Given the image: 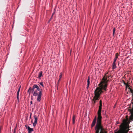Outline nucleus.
Segmentation results:
<instances>
[{"mask_svg": "<svg viewBox=\"0 0 133 133\" xmlns=\"http://www.w3.org/2000/svg\"><path fill=\"white\" fill-rule=\"evenodd\" d=\"M21 88V86H20L18 88V90L17 92V99L18 101H19V95L20 90V89Z\"/></svg>", "mask_w": 133, "mask_h": 133, "instance_id": "6e6552de", "label": "nucleus"}, {"mask_svg": "<svg viewBox=\"0 0 133 133\" xmlns=\"http://www.w3.org/2000/svg\"><path fill=\"white\" fill-rule=\"evenodd\" d=\"M34 89H36V90H37H37H40L39 87L36 85L33 86L32 88L31 89V90H34Z\"/></svg>", "mask_w": 133, "mask_h": 133, "instance_id": "423d86ee", "label": "nucleus"}, {"mask_svg": "<svg viewBox=\"0 0 133 133\" xmlns=\"http://www.w3.org/2000/svg\"><path fill=\"white\" fill-rule=\"evenodd\" d=\"M96 117H95L94 119L93 122L92 123V125H95V124L96 122Z\"/></svg>", "mask_w": 133, "mask_h": 133, "instance_id": "4468645a", "label": "nucleus"}, {"mask_svg": "<svg viewBox=\"0 0 133 133\" xmlns=\"http://www.w3.org/2000/svg\"><path fill=\"white\" fill-rule=\"evenodd\" d=\"M115 28H114L113 29V35L114 36V35L115 33Z\"/></svg>", "mask_w": 133, "mask_h": 133, "instance_id": "f3484780", "label": "nucleus"}, {"mask_svg": "<svg viewBox=\"0 0 133 133\" xmlns=\"http://www.w3.org/2000/svg\"><path fill=\"white\" fill-rule=\"evenodd\" d=\"M25 127L28 129V133H31L33 131V129L30 128L28 125H25Z\"/></svg>", "mask_w": 133, "mask_h": 133, "instance_id": "39448f33", "label": "nucleus"}, {"mask_svg": "<svg viewBox=\"0 0 133 133\" xmlns=\"http://www.w3.org/2000/svg\"><path fill=\"white\" fill-rule=\"evenodd\" d=\"M30 104H32V101H31L30 102Z\"/></svg>", "mask_w": 133, "mask_h": 133, "instance_id": "aec40b11", "label": "nucleus"}, {"mask_svg": "<svg viewBox=\"0 0 133 133\" xmlns=\"http://www.w3.org/2000/svg\"><path fill=\"white\" fill-rule=\"evenodd\" d=\"M94 125H91V128H92Z\"/></svg>", "mask_w": 133, "mask_h": 133, "instance_id": "6ab92c4d", "label": "nucleus"}, {"mask_svg": "<svg viewBox=\"0 0 133 133\" xmlns=\"http://www.w3.org/2000/svg\"><path fill=\"white\" fill-rule=\"evenodd\" d=\"M108 73L105 74L99 84V87H97L95 91L94 96L92 99V103L94 104L96 103L99 100L100 95L102 92V89L106 90L107 83L109 81L108 78L109 77L108 76Z\"/></svg>", "mask_w": 133, "mask_h": 133, "instance_id": "f257e3e1", "label": "nucleus"}, {"mask_svg": "<svg viewBox=\"0 0 133 133\" xmlns=\"http://www.w3.org/2000/svg\"><path fill=\"white\" fill-rule=\"evenodd\" d=\"M62 76V72H61L60 73V75L59 76V79H61V78Z\"/></svg>", "mask_w": 133, "mask_h": 133, "instance_id": "2eb2a0df", "label": "nucleus"}, {"mask_svg": "<svg viewBox=\"0 0 133 133\" xmlns=\"http://www.w3.org/2000/svg\"><path fill=\"white\" fill-rule=\"evenodd\" d=\"M34 122L33 123V125L36 124H37V117L35 115L34 116Z\"/></svg>", "mask_w": 133, "mask_h": 133, "instance_id": "0eeeda50", "label": "nucleus"}, {"mask_svg": "<svg viewBox=\"0 0 133 133\" xmlns=\"http://www.w3.org/2000/svg\"><path fill=\"white\" fill-rule=\"evenodd\" d=\"M118 54L117 53H116V54L115 57L114 59V61L113 62H114V63H116V61L117 58H118Z\"/></svg>", "mask_w": 133, "mask_h": 133, "instance_id": "9d476101", "label": "nucleus"}, {"mask_svg": "<svg viewBox=\"0 0 133 133\" xmlns=\"http://www.w3.org/2000/svg\"><path fill=\"white\" fill-rule=\"evenodd\" d=\"M16 132H14V133H15Z\"/></svg>", "mask_w": 133, "mask_h": 133, "instance_id": "393cba45", "label": "nucleus"}, {"mask_svg": "<svg viewBox=\"0 0 133 133\" xmlns=\"http://www.w3.org/2000/svg\"><path fill=\"white\" fill-rule=\"evenodd\" d=\"M2 126H1L0 127V130H1V128H2Z\"/></svg>", "mask_w": 133, "mask_h": 133, "instance_id": "412c9836", "label": "nucleus"}, {"mask_svg": "<svg viewBox=\"0 0 133 133\" xmlns=\"http://www.w3.org/2000/svg\"><path fill=\"white\" fill-rule=\"evenodd\" d=\"M33 95L35 96H37V101L38 102H40L41 100L42 93V91L40 90H36V89L31 90L30 88H29V91Z\"/></svg>", "mask_w": 133, "mask_h": 133, "instance_id": "f03ea898", "label": "nucleus"}, {"mask_svg": "<svg viewBox=\"0 0 133 133\" xmlns=\"http://www.w3.org/2000/svg\"><path fill=\"white\" fill-rule=\"evenodd\" d=\"M39 84L43 87H44L43 85V83L42 82H40Z\"/></svg>", "mask_w": 133, "mask_h": 133, "instance_id": "a211bd4d", "label": "nucleus"}, {"mask_svg": "<svg viewBox=\"0 0 133 133\" xmlns=\"http://www.w3.org/2000/svg\"><path fill=\"white\" fill-rule=\"evenodd\" d=\"M61 79H59H59L58 80V83H59V81Z\"/></svg>", "mask_w": 133, "mask_h": 133, "instance_id": "4be33fe9", "label": "nucleus"}, {"mask_svg": "<svg viewBox=\"0 0 133 133\" xmlns=\"http://www.w3.org/2000/svg\"><path fill=\"white\" fill-rule=\"evenodd\" d=\"M116 68V65L115 63L113 62L112 65V69H115Z\"/></svg>", "mask_w": 133, "mask_h": 133, "instance_id": "9b49d317", "label": "nucleus"}, {"mask_svg": "<svg viewBox=\"0 0 133 133\" xmlns=\"http://www.w3.org/2000/svg\"><path fill=\"white\" fill-rule=\"evenodd\" d=\"M34 125V126L35 127L36 125Z\"/></svg>", "mask_w": 133, "mask_h": 133, "instance_id": "b1692460", "label": "nucleus"}, {"mask_svg": "<svg viewBox=\"0 0 133 133\" xmlns=\"http://www.w3.org/2000/svg\"><path fill=\"white\" fill-rule=\"evenodd\" d=\"M17 125H16V127H15V128L14 129V132H16V129H17Z\"/></svg>", "mask_w": 133, "mask_h": 133, "instance_id": "dca6fc26", "label": "nucleus"}, {"mask_svg": "<svg viewBox=\"0 0 133 133\" xmlns=\"http://www.w3.org/2000/svg\"><path fill=\"white\" fill-rule=\"evenodd\" d=\"M129 125H119V130L115 133H127L129 130Z\"/></svg>", "mask_w": 133, "mask_h": 133, "instance_id": "7ed1b4c3", "label": "nucleus"}, {"mask_svg": "<svg viewBox=\"0 0 133 133\" xmlns=\"http://www.w3.org/2000/svg\"><path fill=\"white\" fill-rule=\"evenodd\" d=\"M42 76V71H40L38 73V78L39 79H41V77Z\"/></svg>", "mask_w": 133, "mask_h": 133, "instance_id": "1a4fd4ad", "label": "nucleus"}, {"mask_svg": "<svg viewBox=\"0 0 133 133\" xmlns=\"http://www.w3.org/2000/svg\"><path fill=\"white\" fill-rule=\"evenodd\" d=\"M102 107V101L101 100L99 101V109L98 111V118L97 120L96 125H101L102 117L101 116Z\"/></svg>", "mask_w": 133, "mask_h": 133, "instance_id": "20e7f679", "label": "nucleus"}, {"mask_svg": "<svg viewBox=\"0 0 133 133\" xmlns=\"http://www.w3.org/2000/svg\"><path fill=\"white\" fill-rule=\"evenodd\" d=\"M54 14V13L52 14L51 17H52V16H53V15Z\"/></svg>", "mask_w": 133, "mask_h": 133, "instance_id": "5701e85b", "label": "nucleus"}, {"mask_svg": "<svg viewBox=\"0 0 133 133\" xmlns=\"http://www.w3.org/2000/svg\"><path fill=\"white\" fill-rule=\"evenodd\" d=\"M89 84H90V81H89V78L88 79V80H87V89H88V88Z\"/></svg>", "mask_w": 133, "mask_h": 133, "instance_id": "ddd939ff", "label": "nucleus"}, {"mask_svg": "<svg viewBox=\"0 0 133 133\" xmlns=\"http://www.w3.org/2000/svg\"><path fill=\"white\" fill-rule=\"evenodd\" d=\"M76 119L75 116L73 115L72 117V123L74 124L75 123V121Z\"/></svg>", "mask_w": 133, "mask_h": 133, "instance_id": "f8f14e48", "label": "nucleus"}]
</instances>
